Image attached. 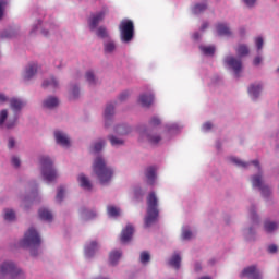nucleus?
<instances>
[{"label":"nucleus","instance_id":"f257e3e1","mask_svg":"<svg viewBox=\"0 0 279 279\" xmlns=\"http://www.w3.org/2000/svg\"><path fill=\"white\" fill-rule=\"evenodd\" d=\"M93 171L97 175L100 184H108L112 180V175H114L112 168L106 166V160L101 157L95 159Z\"/></svg>","mask_w":279,"mask_h":279},{"label":"nucleus","instance_id":"f03ea898","mask_svg":"<svg viewBox=\"0 0 279 279\" xmlns=\"http://www.w3.org/2000/svg\"><path fill=\"white\" fill-rule=\"evenodd\" d=\"M158 197L155 192H150L147 196V215L144 219L145 227L149 228L153 223L158 221Z\"/></svg>","mask_w":279,"mask_h":279},{"label":"nucleus","instance_id":"7ed1b4c3","mask_svg":"<svg viewBox=\"0 0 279 279\" xmlns=\"http://www.w3.org/2000/svg\"><path fill=\"white\" fill-rule=\"evenodd\" d=\"M41 175L47 182H53L58 178V172L53 169V161L49 157L40 158Z\"/></svg>","mask_w":279,"mask_h":279},{"label":"nucleus","instance_id":"20e7f679","mask_svg":"<svg viewBox=\"0 0 279 279\" xmlns=\"http://www.w3.org/2000/svg\"><path fill=\"white\" fill-rule=\"evenodd\" d=\"M0 276H10L11 279H25L23 271L12 262H4L0 266Z\"/></svg>","mask_w":279,"mask_h":279},{"label":"nucleus","instance_id":"39448f33","mask_svg":"<svg viewBox=\"0 0 279 279\" xmlns=\"http://www.w3.org/2000/svg\"><path fill=\"white\" fill-rule=\"evenodd\" d=\"M40 235L34 228H29L24 234V239L20 242L21 247H40Z\"/></svg>","mask_w":279,"mask_h":279},{"label":"nucleus","instance_id":"423d86ee","mask_svg":"<svg viewBox=\"0 0 279 279\" xmlns=\"http://www.w3.org/2000/svg\"><path fill=\"white\" fill-rule=\"evenodd\" d=\"M119 29L122 43H132L134 38V22L132 20H122Z\"/></svg>","mask_w":279,"mask_h":279},{"label":"nucleus","instance_id":"0eeeda50","mask_svg":"<svg viewBox=\"0 0 279 279\" xmlns=\"http://www.w3.org/2000/svg\"><path fill=\"white\" fill-rule=\"evenodd\" d=\"M225 63L233 70L235 77H241L243 71V61L239 58L228 56L225 58Z\"/></svg>","mask_w":279,"mask_h":279},{"label":"nucleus","instance_id":"6e6552de","mask_svg":"<svg viewBox=\"0 0 279 279\" xmlns=\"http://www.w3.org/2000/svg\"><path fill=\"white\" fill-rule=\"evenodd\" d=\"M108 14V9L105 8L101 11L97 12L96 14H93L88 21V25L92 32L94 29H97V26L106 19V15Z\"/></svg>","mask_w":279,"mask_h":279},{"label":"nucleus","instance_id":"1a4fd4ad","mask_svg":"<svg viewBox=\"0 0 279 279\" xmlns=\"http://www.w3.org/2000/svg\"><path fill=\"white\" fill-rule=\"evenodd\" d=\"M252 184L254 187L259 189V191H262V195L264 197H269V195H271V190L269 189V186L263 184L262 174L254 175L252 179Z\"/></svg>","mask_w":279,"mask_h":279},{"label":"nucleus","instance_id":"9d476101","mask_svg":"<svg viewBox=\"0 0 279 279\" xmlns=\"http://www.w3.org/2000/svg\"><path fill=\"white\" fill-rule=\"evenodd\" d=\"M241 278H251V279H263L260 272L256 269V266H250L243 269L240 275Z\"/></svg>","mask_w":279,"mask_h":279},{"label":"nucleus","instance_id":"9b49d317","mask_svg":"<svg viewBox=\"0 0 279 279\" xmlns=\"http://www.w3.org/2000/svg\"><path fill=\"white\" fill-rule=\"evenodd\" d=\"M134 235V227L132 225H128L125 229L122 230L120 241L121 243H129L132 241V236Z\"/></svg>","mask_w":279,"mask_h":279},{"label":"nucleus","instance_id":"f8f14e48","mask_svg":"<svg viewBox=\"0 0 279 279\" xmlns=\"http://www.w3.org/2000/svg\"><path fill=\"white\" fill-rule=\"evenodd\" d=\"M54 138H56L58 145H62V147H70V145H71V141L69 140L66 134H64L60 131L54 132Z\"/></svg>","mask_w":279,"mask_h":279},{"label":"nucleus","instance_id":"ddd939ff","mask_svg":"<svg viewBox=\"0 0 279 279\" xmlns=\"http://www.w3.org/2000/svg\"><path fill=\"white\" fill-rule=\"evenodd\" d=\"M138 101L143 108H149L154 104V96L151 94H142Z\"/></svg>","mask_w":279,"mask_h":279},{"label":"nucleus","instance_id":"4468645a","mask_svg":"<svg viewBox=\"0 0 279 279\" xmlns=\"http://www.w3.org/2000/svg\"><path fill=\"white\" fill-rule=\"evenodd\" d=\"M97 217V213L90 209L83 208L81 210V219L82 221H93Z\"/></svg>","mask_w":279,"mask_h":279},{"label":"nucleus","instance_id":"2eb2a0df","mask_svg":"<svg viewBox=\"0 0 279 279\" xmlns=\"http://www.w3.org/2000/svg\"><path fill=\"white\" fill-rule=\"evenodd\" d=\"M147 184L154 186V182H156V169L154 167H148L145 172Z\"/></svg>","mask_w":279,"mask_h":279},{"label":"nucleus","instance_id":"dca6fc26","mask_svg":"<svg viewBox=\"0 0 279 279\" xmlns=\"http://www.w3.org/2000/svg\"><path fill=\"white\" fill-rule=\"evenodd\" d=\"M216 29L219 36H232V32L228 24L219 23L217 24Z\"/></svg>","mask_w":279,"mask_h":279},{"label":"nucleus","instance_id":"f3484780","mask_svg":"<svg viewBox=\"0 0 279 279\" xmlns=\"http://www.w3.org/2000/svg\"><path fill=\"white\" fill-rule=\"evenodd\" d=\"M35 73H38V65L36 63H31L25 71L24 80H32Z\"/></svg>","mask_w":279,"mask_h":279},{"label":"nucleus","instance_id":"a211bd4d","mask_svg":"<svg viewBox=\"0 0 279 279\" xmlns=\"http://www.w3.org/2000/svg\"><path fill=\"white\" fill-rule=\"evenodd\" d=\"M263 90V85L257 84V85H251L248 87V95L253 97V99H258V96L260 95V92Z\"/></svg>","mask_w":279,"mask_h":279},{"label":"nucleus","instance_id":"6ab92c4d","mask_svg":"<svg viewBox=\"0 0 279 279\" xmlns=\"http://www.w3.org/2000/svg\"><path fill=\"white\" fill-rule=\"evenodd\" d=\"M10 106H11V109L14 111V112H19L20 110L23 109V106H25V102H23V100L19 99V98H12L10 100Z\"/></svg>","mask_w":279,"mask_h":279},{"label":"nucleus","instance_id":"aec40b11","mask_svg":"<svg viewBox=\"0 0 279 279\" xmlns=\"http://www.w3.org/2000/svg\"><path fill=\"white\" fill-rule=\"evenodd\" d=\"M38 215L39 219H43V221H52L53 219V214H51L47 208H40Z\"/></svg>","mask_w":279,"mask_h":279},{"label":"nucleus","instance_id":"412c9836","mask_svg":"<svg viewBox=\"0 0 279 279\" xmlns=\"http://www.w3.org/2000/svg\"><path fill=\"white\" fill-rule=\"evenodd\" d=\"M96 250H97V242L92 241L89 245L85 246V256L87 258H93V256H95Z\"/></svg>","mask_w":279,"mask_h":279},{"label":"nucleus","instance_id":"4be33fe9","mask_svg":"<svg viewBox=\"0 0 279 279\" xmlns=\"http://www.w3.org/2000/svg\"><path fill=\"white\" fill-rule=\"evenodd\" d=\"M117 49V44L112 39H108L104 41V51L105 53H113V51Z\"/></svg>","mask_w":279,"mask_h":279},{"label":"nucleus","instance_id":"5701e85b","mask_svg":"<svg viewBox=\"0 0 279 279\" xmlns=\"http://www.w3.org/2000/svg\"><path fill=\"white\" fill-rule=\"evenodd\" d=\"M235 52L238 53L239 58H244V56H250V48L245 44H240L235 48Z\"/></svg>","mask_w":279,"mask_h":279},{"label":"nucleus","instance_id":"b1692460","mask_svg":"<svg viewBox=\"0 0 279 279\" xmlns=\"http://www.w3.org/2000/svg\"><path fill=\"white\" fill-rule=\"evenodd\" d=\"M78 182L82 189H86L87 191H90V189H93V184H90V180H88V178H86V175L84 174L78 175Z\"/></svg>","mask_w":279,"mask_h":279},{"label":"nucleus","instance_id":"393cba45","mask_svg":"<svg viewBox=\"0 0 279 279\" xmlns=\"http://www.w3.org/2000/svg\"><path fill=\"white\" fill-rule=\"evenodd\" d=\"M112 114H114V105L109 104L105 109L106 125H108V121H110Z\"/></svg>","mask_w":279,"mask_h":279},{"label":"nucleus","instance_id":"a878e982","mask_svg":"<svg viewBox=\"0 0 279 279\" xmlns=\"http://www.w3.org/2000/svg\"><path fill=\"white\" fill-rule=\"evenodd\" d=\"M60 101L56 97H48L44 100V108H56Z\"/></svg>","mask_w":279,"mask_h":279},{"label":"nucleus","instance_id":"bb28decb","mask_svg":"<svg viewBox=\"0 0 279 279\" xmlns=\"http://www.w3.org/2000/svg\"><path fill=\"white\" fill-rule=\"evenodd\" d=\"M120 258H121V252L112 251L109 254V263H110V265H117V263H119Z\"/></svg>","mask_w":279,"mask_h":279},{"label":"nucleus","instance_id":"cd10ccee","mask_svg":"<svg viewBox=\"0 0 279 279\" xmlns=\"http://www.w3.org/2000/svg\"><path fill=\"white\" fill-rule=\"evenodd\" d=\"M180 263H182V257H180V254H174L169 260V265L174 267V269H180Z\"/></svg>","mask_w":279,"mask_h":279},{"label":"nucleus","instance_id":"c85d7f7f","mask_svg":"<svg viewBox=\"0 0 279 279\" xmlns=\"http://www.w3.org/2000/svg\"><path fill=\"white\" fill-rule=\"evenodd\" d=\"M43 88H58V81L54 77L44 81Z\"/></svg>","mask_w":279,"mask_h":279},{"label":"nucleus","instance_id":"c756f323","mask_svg":"<svg viewBox=\"0 0 279 279\" xmlns=\"http://www.w3.org/2000/svg\"><path fill=\"white\" fill-rule=\"evenodd\" d=\"M264 229L266 232H274V230H278V223L274 221L266 220L264 222Z\"/></svg>","mask_w":279,"mask_h":279},{"label":"nucleus","instance_id":"7c9ffc66","mask_svg":"<svg viewBox=\"0 0 279 279\" xmlns=\"http://www.w3.org/2000/svg\"><path fill=\"white\" fill-rule=\"evenodd\" d=\"M105 146H106V141L100 140L99 142L94 144V146L92 147V151L94 154H98V151H101Z\"/></svg>","mask_w":279,"mask_h":279},{"label":"nucleus","instance_id":"2f4dec72","mask_svg":"<svg viewBox=\"0 0 279 279\" xmlns=\"http://www.w3.org/2000/svg\"><path fill=\"white\" fill-rule=\"evenodd\" d=\"M140 260H141L142 265H147V263H149V260H151V255L149 254V252L144 251L140 255Z\"/></svg>","mask_w":279,"mask_h":279},{"label":"nucleus","instance_id":"473e14b6","mask_svg":"<svg viewBox=\"0 0 279 279\" xmlns=\"http://www.w3.org/2000/svg\"><path fill=\"white\" fill-rule=\"evenodd\" d=\"M107 213L109 217H119L121 215V209L114 207V206H109L107 207Z\"/></svg>","mask_w":279,"mask_h":279},{"label":"nucleus","instance_id":"72a5a7b5","mask_svg":"<svg viewBox=\"0 0 279 279\" xmlns=\"http://www.w3.org/2000/svg\"><path fill=\"white\" fill-rule=\"evenodd\" d=\"M16 219V214L12 209H5L4 211V220L5 221H14Z\"/></svg>","mask_w":279,"mask_h":279},{"label":"nucleus","instance_id":"f704fd0d","mask_svg":"<svg viewBox=\"0 0 279 279\" xmlns=\"http://www.w3.org/2000/svg\"><path fill=\"white\" fill-rule=\"evenodd\" d=\"M96 36H98V38H108V28H106V26H99Z\"/></svg>","mask_w":279,"mask_h":279},{"label":"nucleus","instance_id":"c9c22d12","mask_svg":"<svg viewBox=\"0 0 279 279\" xmlns=\"http://www.w3.org/2000/svg\"><path fill=\"white\" fill-rule=\"evenodd\" d=\"M208 5L207 4H195L193 8V13L194 14H202V12H205L207 10Z\"/></svg>","mask_w":279,"mask_h":279},{"label":"nucleus","instance_id":"e433bc0d","mask_svg":"<svg viewBox=\"0 0 279 279\" xmlns=\"http://www.w3.org/2000/svg\"><path fill=\"white\" fill-rule=\"evenodd\" d=\"M85 80L88 84H97V80L95 78V74L92 71L86 72Z\"/></svg>","mask_w":279,"mask_h":279},{"label":"nucleus","instance_id":"4c0bfd02","mask_svg":"<svg viewBox=\"0 0 279 279\" xmlns=\"http://www.w3.org/2000/svg\"><path fill=\"white\" fill-rule=\"evenodd\" d=\"M201 51H203V53L205 56H214L215 54V47H213V46L201 47Z\"/></svg>","mask_w":279,"mask_h":279},{"label":"nucleus","instance_id":"58836bf2","mask_svg":"<svg viewBox=\"0 0 279 279\" xmlns=\"http://www.w3.org/2000/svg\"><path fill=\"white\" fill-rule=\"evenodd\" d=\"M109 141L113 147H117L119 145H123V140L117 138L116 136L111 135L109 136Z\"/></svg>","mask_w":279,"mask_h":279},{"label":"nucleus","instance_id":"ea45409f","mask_svg":"<svg viewBox=\"0 0 279 279\" xmlns=\"http://www.w3.org/2000/svg\"><path fill=\"white\" fill-rule=\"evenodd\" d=\"M116 132H117V134L124 136L125 134H129L130 129L125 128L124 125H119L116 128Z\"/></svg>","mask_w":279,"mask_h":279},{"label":"nucleus","instance_id":"a19ab883","mask_svg":"<svg viewBox=\"0 0 279 279\" xmlns=\"http://www.w3.org/2000/svg\"><path fill=\"white\" fill-rule=\"evenodd\" d=\"M147 138L153 145H158V143L162 141V137H160L159 135H147Z\"/></svg>","mask_w":279,"mask_h":279},{"label":"nucleus","instance_id":"79ce46f5","mask_svg":"<svg viewBox=\"0 0 279 279\" xmlns=\"http://www.w3.org/2000/svg\"><path fill=\"white\" fill-rule=\"evenodd\" d=\"M8 119V111L5 109L0 111V128H3V123Z\"/></svg>","mask_w":279,"mask_h":279},{"label":"nucleus","instance_id":"37998d69","mask_svg":"<svg viewBox=\"0 0 279 279\" xmlns=\"http://www.w3.org/2000/svg\"><path fill=\"white\" fill-rule=\"evenodd\" d=\"M62 199H64V187H59L57 196H56V201L62 202Z\"/></svg>","mask_w":279,"mask_h":279},{"label":"nucleus","instance_id":"c03bdc74","mask_svg":"<svg viewBox=\"0 0 279 279\" xmlns=\"http://www.w3.org/2000/svg\"><path fill=\"white\" fill-rule=\"evenodd\" d=\"M8 5V1L0 0V21L3 19V12L5 11V7Z\"/></svg>","mask_w":279,"mask_h":279},{"label":"nucleus","instance_id":"a18cd8bd","mask_svg":"<svg viewBox=\"0 0 279 279\" xmlns=\"http://www.w3.org/2000/svg\"><path fill=\"white\" fill-rule=\"evenodd\" d=\"M191 236H193V233L190 230H185L182 232V239L184 241H189V239H191Z\"/></svg>","mask_w":279,"mask_h":279},{"label":"nucleus","instance_id":"49530a36","mask_svg":"<svg viewBox=\"0 0 279 279\" xmlns=\"http://www.w3.org/2000/svg\"><path fill=\"white\" fill-rule=\"evenodd\" d=\"M263 37H257L256 39H255V44H256V47H257V49H258V51H260V49H263Z\"/></svg>","mask_w":279,"mask_h":279},{"label":"nucleus","instance_id":"de8ad7c7","mask_svg":"<svg viewBox=\"0 0 279 279\" xmlns=\"http://www.w3.org/2000/svg\"><path fill=\"white\" fill-rule=\"evenodd\" d=\"M232 162H234L235 165H238V167H247V162L241 161L236 158H232Z\"/></svg>","mask_w":279,"mask_h":279},{"label":"nucleus","instance_id":"09e8293b","mask_svg":"<svg viewBox=\"0 0 279 279\" xmlns=\"http://www.w3.org/2000/svg\"><path fill=\"white\" fill-rule=\"evenodd\" d=\"M128 97H130V92H123L122 94H120L119 100L125 101V99H128Z\"/></svg>","mask_w":279,"mask_h":279},{"label":"nucleus","instance_id":"8fccbe9b","mask_svg":"<svg viewBox=\"0 0 279 279\" xmlns=\"http://www.w3.org/2000/svg\"><path fill=\"white\" fill-rule=\"evenodd\" d=\"M12 165L13 167H16V168L21 167V159H19V157H13Z\"/></svg>","mask_w":279,"mask_h":279},{"label":"nucleus","instance_id":"3c124183","mask_svg":"<svg viewBox=\"0 0 279 279\" xmlns=\"http://www.w3.org/2000/svg\"><path fill=\"white\" fill-rule=\"evenodd\" d=\"M268 252L270 254H276L278 252V246H276V244H271L270 246H268Z\"/></svg>","mask_w":279,"mask_h":279},{"label":"nucleus","instance_id":"603ef678","mask_svg":"<svg viewBox=\"0 0 279 279\" xmlns=\"http://www.w3.org/2000/svg\"><path fill=\"white\" fill-rule=\"evenodd\" d=\"M150 125H151L153 128H156V125H160V119H158V118H153V119L150 120Z\"/></svg>","mask_w":279,"mask_h":279},{"label":"nucleus","instance_id":"864d4df0","mask_svg":"<svg viewBox=\"0 0 279 279\" xmlns=\"http://www.w3.org/2000/svg\"><path fill=\"white\" fill-rule=\"evenodd\" d=\"M72 96H73L74 99H77V97H80V88L73 87Z\"/></svg>","mask_w":279,"mask_h":279},{"label":"nucleus","instance_id":"5fc2aeb1","mask_svg":"<svg viewBox=\"0 0 279 279\" xmlns=\"http://www.w3.org/2000/svg\"><path fill=\"white\" fill-rule=\"evenodd\" d=\"M213 129V124L210 122H206L205 124H203V130L205 132H208V130Z\"/></svg>","mask_w":279,"mask_h":279},{"label":"nucleus","instance_id":"6e6d98bb","mask_svg":"<svg viewBox=\"0 0 279 279\" xmlns=\"http://www.w3.org/2000/svg\"><path fill=\"white\" fill-rule=\"evenodd\" d=\"M260 62H263V59H262L260 57H256V58L254 59V61H253V64H254L255 66H258V64H260Z\"/></svg>","mask_w":279,"mask_h":279},{"label":"nucleus","instance_id":"4d7b16f0","mask_svg":"<svg viewBox=\"0 0 279 279\" xmlns=\"http://www.w3.org/2000/svg\"><path fill=\"white\" fill-rule=\"evenodd\" d=\"M14 145H15L14 138H12V137L9 138V144H8L9 149L14 148Z\"/></svg>","mask_w":279,"mask_h":279},{"label":"nucleus","instance_id":"13d9d810","mask_svg":"<svg viewBox=\"0 0 279 279\" xmlns=\"http://www.w3.org/2000/svg\"><path fill=\"white\" fill-rule=\"evenodd\" d=\"M244 3H246V5L248 8H252V5H254V3H256V0H244Z\"/></svg>","mask_w":279,"mask_h":279},{"label":"nucleus","instance_id":"bf43d9fd","mask_svg":"<svg viewBox=\"0 0 279 279\" xmlns=\"http://www.w3.org/2000/svg\"><path fill=\"white\" fill-rule=\"evenodd\" d=\"M14 125H16V118H14L13 122L9 121L7 123V128L10 129V128H14Z\"/></svg>","mask_w":279,"mask_h":279},{"label":"nucleus","instance_id":"052dcab7","mask_svg":"<svg viewBox=\"0 0 279 279\" xmlns=\"http://www.w3.org/2000/svg\"><path fill=\"white\" fill-rule=\"evenodd\" d=\"M4 101H8V97H5L3 94H0V104H3Z\"/></svg>","mask_w":279,"mask_h":279},{"label":"nucleus","instance_id":"680f3d73","mask_svg":"<svg viewBox=\"0 0 279 279\" xmlns=\"http://www.w3.org/2000/svg\"><path fill=\"white\" fill-rule=\"evenodd\" d=\"M195 271H202V265L199 263L195 264Z\"/></svg>","mask_w":279,"mask_h":279},{"label":"nucleus","instance_id":"e2e57ef3","mask_svg":"<svg viewBox=\"0 0 279 279\" xmlns=\"http://www.w3.org/2000/svg\"><path fill=\"white\" fill-rule=\"evenodd\" d=\"M252 165H255L257 169H260V163L258 162V160H253Z\"/></svg>","mask_w":279,"mask_h":279},{"label":"nucleus","instance_id":"0e129e2a","mask_svg":"<svg viewBox=\"0 0 279 279\" xmlns=\"http://www.w3.org/2000/svg\"><path fill=\"white\" fill-rule=\"evenodd\" d=\"M251 216H252V219H256L257 218L256 213L254 211V209H251Z\"/></svg>","mask_w":279,"mask_h":279},{"label":"nucleus","instance_id":"69168bd1","mask_svg":"<svg viewBox=\"0 0 279 279\" xmlns=\"http://www.w3.org/2000/svg\"><path fill=\"white\" fill-rule=\"evenodd\" d=\"M208 28V23H204L201 27L202 32H204V29H207Z\"/></svg>","mask_w":279,"mask_h":279},{"label":"nucleus","instance_id":"338daca9","mask_svg":"<svg viewBox=\"0 0 279 279\" xmlns=\"http://www.w3.org/2000/svg\"><path fill=\"white\" fill-rule=\"evenodd\" d=\"M31 254H32V256H36L34 248L31 250Z\"/></svg>","mask_w":279,"mask_h":279},{"label":"nucleus","instance_id":"774afa93","mask_svg":"<svg viewBox=\"0 0 279 279\" xmlns=\"http://www.w3.org/2000/svg\"><path fill=\"white\" fill-rule=\"evenodd\" d=\"M194 36H195V38H199V34H197V33Z\"/></svg>","mask_w":279,"mask_h":279}]
</instances>
